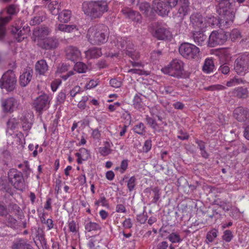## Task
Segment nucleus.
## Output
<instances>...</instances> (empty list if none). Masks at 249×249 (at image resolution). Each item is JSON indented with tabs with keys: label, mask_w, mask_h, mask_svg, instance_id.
I'll return each mask as SVG.
<instances>
[{
	"label": "nucleus",
	"mask_w": 249,
	"mask_h": 249,
	"mask_svg": "<svg viewBox=\"0 0 249 249\" xmlns=\"http://www.w3.org/2000/svg\"><path fill=\"white\" fill-rule=\"evenodd\" d=\"M139 9L145 16H148L151 10V7L148 2H142L139 4Z\"/></svg>",
	"instance_id": "obj_37"
},
{
	"label": "nucleus",
	"mask_w": 249,
	"mask_h": 249,
	"mask_svg": "<svg viewBox=\"0 0 249 249\" xmlns=\"http://www.w3.org/2000/svg\"><path fill=\"white\" fill-rule=\"evenodd\" d=\"M219 8V13L221 16V22L224 23L225 28H228L233 21L235 17L236 8L232 7L229 10H227L224 4H221Z\"/></svg>",
	"instance_id": "obj_8"
},
{
	"label": "nucleus",
	"mask_w": 249,
	"mask_h": 249,
	"mask_svg": "<svg viewBox=\"0 0 249 249\" xmlns=\"http://www.w3.org/2000/svg\"><path fill=\"white\" fill-rule=\"evenodd\" d=\"M69 229L70 231L75 232L77 231V227L75 222L72 220L69 222Z\"/></svg>",
	"instance_id": "obj_64"
},
{
	"label": "nucleus",
	"mask_w": 249,
	"mask_h": 249,
	"mask_svg": "<svg viewBox=\"0 0 249 249\" xmlns=\"http://www.w3.org/2000/svg\"><path fill=\"white\" fill-rule=\"evenodd\" d=\"M87 69V66L81 62H77L74 67V70L79 73H85Z\"/></svg>",
	"instance_id": "obj_39"
},
{
	"label": "nucleus",
	"mask_w": 249,
	"mask_h": 249,
	"mask_svg": "<svg viewBox=\"0 0 249 249\" xmlns=\"http://www.w3.org/2000/svg\"><path fill=\"white\" fill-rule=\"evenodd\" d=\"M57 28L58 30L67 32L71 33L74 30L76 31L78 30V28L75 25H68L64 24H59L57 27Z\"/></svg>",
	"instance_id": "obj_31"
},
{
	"label": "nucleus",
	"mask_w": 249,
	"mask_h": 249,
	"mask_svg": "<svg viewBox=\"0 0 249 249\" xmlns=\"http://www.w3.org/2000/svg\"><path fill=\"white\" fill-rule=\"evenodd\" d=\"M170 32L164 27H160L156 29L154 36L159 40H167L171 37Z\"/></svg>",
	"instance_id": "obj_20"
},
{
	"label": "nucleus",
	"mask_w": 249,
	"mask_h": 249,
	"mask_svg": "<svg viewBox=\"0 0 249 249\" xmlns=\"http://www.w3.org/2000/svg\"><path fill=\"white\" fill-rule=\"evenodd\" d=\"M27 241L22 238L17 239L13 242L11 249H24L25 247L27 246Z\"/></svg>",
	"instance_id": "obj_32"
},
{
	"label": "nucleus",
	"mask_w": 249,
	"mask_h": 249,
	"mask_svg": "<svg viewBox=\"0 0 249 249\" xmlns=\"http://www.w3.org/2000/svg\"><path fill=\"white\" fill-rule=\"evenodd\" d=\"M167 4L171 8L175 7L178 4L179 1L180 7L179 8L178 14V17L182 19L184 16L187 15L189 10V2L188 0H164Z\"/></svg>",
	"instance_id": "obj_10"
},
{
	"label": "nucleus",
	"mask_w": 249,
	"mask_h": 249,
	"mask_svg": "<svg viewBox=\"0 0 249 249\" xmlns=\"http://www.w3.org/2000/svg\"><path fill=\"white\" fill-rule=\"evenodd\" d=\"M9 207L16 215H18L21 212L20 208L16 204H10Z\"/></svg>",
	"instance_id": "obj_56"
},
{
	"label": "nucleus",
	"mask_w": 249,
	"mask_h": 249,
	"mask_svg": "<svg viewBox=\"0 0 249 249\" xmlns=\"http://www.w3.org/2000/svg\"><path fill=\"white\" fill-rule=\"evenodd\" d=\"M40 47L45 50H53L59 45L58 39L54 37H48L38 43Z\"/></svg>",
	"instance_id": "obj_14"
},
{
	"label": "nucleus",
	"mask_w": 249,
	"mask_h": 249,
	"mask_svg": "<svg viewBox=\"0 0 249 249\" xmlns=\"http://www.w3.org/2000/svg\"><path fill=\"white\" fill-rule=\"evenodd\" d=\"M179 53L188 59L196 57L199 53V49L194 44L189 43H182L178 48Z\"/></svg>",
	"instance_id": "obj_6"
},
{
	"label": "nucleus",
	"mask_w": 249,
	"mask_h": 249,
	"mask_svg": "<svg viewBox=\"0 0 249 249\" xmlns=\"http://www.w3.org/2000/svg\"><path fill=\"white\" fill-rule=\"evenodd\" d=\"M190 21L195 29L202 30L206 27L203 22V18L201 14L198 13H194L190 16Z\"/></svg>",
	"instance_id": "obj_15"
},
{
	"label": "nucleus",
	"mask_w": 249,
	"mask_h": 249,
	"mask_svg": "<svg viewBox=\"0 0 249 249\" xmlns=\"http://www.w3.org/2000/svg\"><path fill=\"white\" fill-rule=\"evenodd\" d=\"M12 18L11 16H7L5 17H0V28H5L6 25L11 20Z\"/></svg>",
	"instance_id": "obj_49"
},
{
	"label": "nucleus",
	"mask_w": 249,
	"mask_h": 249,
	"mask_svg": "<svg viewBox=\"0 0 249 249\" xmlns=\"http://www.w3.org/2000/svg\"><path fill=\"white\" fill-rule=\"evenodd\" d=\"M51 32L50 29L46 26H41L35 29L33 35L38 39L43 40Z\"/></svg>",
	"instance_id": "obj_22"
},
{
	"label": "nucleus",
	"mask_w": 249,
	"mask_h": 249,
	"mask_svg": "<svg viewBox=\"0 0 249 249\" xmlns=\"http://www.w3.org/2000/svg\"><path fill=\"white\" fill-rule=\"evenodd\" d=\"M232 95L239 99H245L249 96V90L247 88L239 87L235 88L232 92Z\"/></svg>",
	"instance_id": "obj_21"
},
{
	"label": "nucleus",
	"mask_w": 249,
	"mask_h": 249,
	"mask_svg": "<svg viewBox=\"0 0 249 249\" xmlns=\"http://www.w3.org/2000/svg\"><path fill=\"white\" fill-rule=\"evenodd\" d=\"M122 12L126 18L131 19L132 21L138 22L141 20V16L140 14L130 8L123 9Z\"/></svg>",
	"instance_id": "obj_23"
},
{
	"label": "nucleus",
	"mask_w": 249,
	"mask_h": 249,
	"mask_svg": "<svg viewBox=\"0 0 249 249\" xmlns=\"http://www.w3.org/2000/svg\"><path fill=\"white\" fill-rule=\"evenodd\" d=\"M42 21V18L40 16L35 17L31 21L30 24L35 25L40 24Z\"/></svg>",
	"instance_id": "obj_63"
},
{
	"label": "nucleus",
	"mask_w": 249,
	"mask_h": 249,
	"mask_svg": "<svg viewBox=\"0 0 249 249\" xmlns=\"http://www.w3.org/2000/svg\"><path fill=\"white\" fill-rule=\"evenodd\" d=\"M2 106L5 112H12L17 107L18 102L13 97L9 98L2 102Z\"/></svg>",
	"instance_id": "obj_17"
},
{
	"label": "nucleus",
	"mask_w": 249,
	"mask_h": 249,
	"mask_svg": "<svg viewBox=\"0 0 249 249\" xmlns=\"http://www.w3.org/2000/svg\"><path fill=\"white\" fill-rule=\"evenodd\" d=\"M61 81L59 79H56L53 81L51 83V88L53 91L56 90L58 86L61 84Z\"/></svg>",
	"instance_id": "obj_62"
},
{
	"label": "nucleus",
	"mask_w": 249,
	"mask_h": 249,
	"mask_svg": "<svg viewBox=\"0 0 249 249\" xmlns=\"http://www.w3.org/2000/svg\"><path fill=\"white\" fill-rule=\"evenodd\" d=\"M85 229L89 232L99 230L101 228L99 224L95 222H89L85 225Z\"/></svg>",
	"instance_id": "obj_41"
},
{
	"label": "nucleus",
	"mask_w": 249,
	"mask_h": 249,
	"mask_svg": "<svg viewBox=\"0 0 249 249\" xmlns=\"http://www.w3.org/2000/svg\"><path fill=\"white\" fill-rule=\"evenodd\" d=\"M17 6L15 4H10L6 7V12L8 16H12L16 14Z\"/></svg>",
	"instance_id": "obj_50"
},
{
	"label": "nucleus",
	"mask_w": 249,
	"mask_h": 249,
	"mask_svg": "<svg viewBox=\"0 0 249 249\" xmlns=\"http://www.w3.org/2000/svg\"><path fill=\"white\" fill-rule=\"evenodd\" d=\"M36 237L40 241L41 246L44 248H46L47 241L45 238V234L42 231H37Z\"/></svg>",
	"instance_id": "obj_42"
},
{
	"label": "nucleus",
	"mask_w": 249,
	"mask_h": 249,
	"mask_svg": "<svg viewBox=\"0 0 249 249\" xmlns=\"http://www.w3.org/2000/svg\"><path fill=\"white\" fill-rule=\"evenodd\" d=\"M48 65L44 59L38 61L36 64V71L40 75L44 74L48 71Z\"/></svg>",
	"instance_id": "obj_24"
},
{
	"label": "nucleus",
	"mask_w": 249,
	"mask_h": 249,
	"mask_svg": "<svg viewBox=\"0 0 249 249\" xmlns=\"http://www.w3.org/2000/svg\"><path fill=\"white\" fill-rule=\"evenodd\" d=\"M9 181L17 189L23 191L26 188V183L21 172L16 169H11L8 173Z\"/></svg>",
	"instance_id": "obj_5"
},
{
	"label": "nucleus",
	"mask_w": 249,
	"mask_h": 249,
	"mask_svg": "<svg viewBox=\"0 0 249 249\" xmlns=\"http://www.w3.org/2000/svg\"><path fill=\"white\" fill-rule=\"evenodd\" d=\"M192 37L195 43L197 45H203L205 43L208 44V41H207V37L202 30H199L198 31L194 32Z\"/></svg>",
	"instance_id": "obj_19"
},
{
	"label": "nucleus",
	"mask_w": 249,
	"mask_h": 249,
	"mask_svg": "<svg viewBox=\"0 0 249 249\" xmlns=\"http://www.w3.org/2000/svg\"><path fill=\"white\" fill-rule=\"evenodd\" d=\"M234 70L239 74H244L249 71V52L244 53L235 60Z\"/></svg>",
	"instance_id": "obj_7"
},
{
	"label": "nucleus",
	"mask_w": 249,
	"mask_h": 249,
	"mask_svg": "<svg viewBox=\"0 0 249 249\" xmlns=\"http://www.w3.org/2000/svg\"><path fill=\"white\" fill-rule=\"evenodd\" d=\"M110 84L112 87L117 88L121 86L122 82L121 81L114 78L110 80Z\"/></svg>",
	"instance_id": "obj_60"
},
{
	"label": "nucleus",
	"mask_w": 249,
	"mask_h": 249,
	"mask_svg": "<svg viewBox=\"0 0 249 249\" xmlns=\"http://www.w3.org/2000/svg\"><path fill=\"white\" fill-rule=\"evenodd\" d=\"M162 54V52L160 50L153 51L151 53V59L153 61L159 60Z\"/></svg>",
	"instance_id": "obj_54"
},
{
	"label": "nucleus",
	"mask_w": 249,
	"mask_h": 249,
	"mask_svg": "<svg viewBox=\"0 0 249 249\" xmlns=\"http://www.w3.org/2000/svg\"><path fill=\"white\" fill-rule=\"evenodd\" d=\"M218 232V230L215 229H213L209 231L206 235V242L208 244L213 242L217 237Z\"/></svg>",
	"instance_id": "obj_34"
},
{
	"label": "nucleus",
	"mask_w": 249,
	"mask_h": 249,
	"mask_svg": "<svg viewBox=\"0 0 249 249\" xmlns=\"http://www.w3.org/2000/svg\"><path fill=\"white\" fill-rule=\"evenodd\" d=\"M25 165L24 166V168L22 169L23 173L24 175V177L25 178H28L29 175L31 172V169L29 167V165L28 164V162L26 161L24 162Z\"/></svg>",
	"instance_id": "obj_57"
},
{
	"label": "nucleus",
	"mask_w": 249,
	"mask_h": 249,
	"mask_svg": "<svg viewBox=\"0 0 249 249\" xmlns=\"http://www.w3.org/2000/svg\"><path fill=\"white\" fill-rule=\"evenodd\" d=\"M222 64L220 66L218 71L219 72H221L224 74H228L230 71V67L228 65L227 62H224V61H222Z\"/></svg>",
	"instance_id": "obj_47"
},
{
	"label": "nucleus",
	"mask_w": 249,
	"mask_h": 249,
	"mask_svg": "<svg viewBox=\"0 0 249 249\" xmlns=\"http://www.w3.org/2000/svg\"><path fill=\"white\" fill-rule=\"evenodd\" d=\"M217 205L226 211H229L231 208L229 203L224 201H220L219 202H218Z\"/></svg>",
	"instance_id": "obj_61"
},
{
	"label": "nucleus",
	"mask_w": 249,
	"mask_h": 249,
	"mask_svg": "<svg viewBox=\"0 0 249 249\" xmlns=\"http://www.w3.org/2000/svg\"><path fill=\"white\" fill-rule=\"evenodd\" d=\"M0 190L10 194L12 193L11 187L6 180H0Z\"/></svg>",
	"instance_id": "obj_35"
},
{
	"label": "nucleus",
	"mask_w": 249,
	"mask_h": 249,
	"mask_svg": "<svg viewBox=\"0 0 249 249\" xmlns=\"http://www.w3.org/2000/svg\"><path fill=\"white\" fill-rule=\"evenodd\" d=\"M108 9V4L105 0L84 2L82 4L83 12L92 19L100 18Z\"/></svg>",
	"instance_id": "obj_2"
},
{
	"label": "nucleus",
	"mask_w": 249,
	"mask_h": 249,
	"mask_svg": "<svg viewBox=\"0 0 249 249\" xmlns=\"http://www.w3.org/2000/svg\"><path fill=\"white\" fill-rule=\"evenodd\" d=\"M4 223L6 226L12 228H15L17 226L18 221L11 215L5 216Z\"/></svg>",
	"instance_id": "obj_33"
},
{
	"label": "nucleus",
	"mask_w": 249,
	"mask_h": 249,
	"mask_svg": "<svg viewBox=\"0 0 249 249\" xmlns=\"http://www.w3.org/2000/svg\"><path fill=\"white\" fill-rule=\"evenodd\" d=\"M58 15V19L61 22L67 23L71 18V12L69 10H64Z\"/></svg>",
	"instance_id": "obj_26"
},
{
	"label": "nucleus",
	"mask_w": 249,
	"mask_h": 249,
	"mask_svg": "<svg viewBox=\"0 0 249 249\" xmlns=\"http://www.w3.org/2000/svg\"><path fill=\"white\" fill-rule=\"evenodd\" d=\"M8 214L7 206L3 202H0V216H5Z\"/></svg>",
	"instance_id": "obj_51"
},
{
	"label": "nucleus",
	"mask_w": 249,
	"mask_h": 249,
	"mask_svg": "<svg viewBox=\"0 0 249 249\" xmlns=\"http://www.w3.org/2000/svg\"><path fill=\"white\" fill-rule=\"evenodd\" d=\"M233 116L238 122H245L249 118V110L247 108L239 107L234 110Z\"/></svg>",
	"instance_id": "obj_13"
},
{
	"label": "nucleus",
	"mask_w": 249,
	"mask_h": 249,
	"mask_svg": "<svg viewBox=\"0 0 249 249\" xmlns=\"http://www.w3.org/2000/svg\"><path fill=\"white\" fill-rule=\"evenodd\" d=\"M233 237L231 231L227 230L224 231L222 239L226 242H230L232 240Z\"/></svg>",
	"instance_id": "obj_46"
},
{
	"label": "nucleus",
	"mask_w": 249,
	"mask_h": 249,
	"mask_svg": "<svg viewBox=\"0 0 249 249\" xmlns=\"http://www.w3.org/2000/svg\"><path fill=\"white\" fill-rule=\"evenodd\" d=\"M136 178L134 176L131 177L127 181V188L129 192L133 191L136 185Z\"/></svg>",
	"instance_id": "obj_45"
},
{
	"label": "nucleus",
	"mask_w": 249,
	"mask_h": 249,
	"mask_svg": "<svg viewBox=\"0 0 249 249\" xmlns=\"http://www.w3.org/2000/svg\"><path fill=\"white\" fill-rule=\"evenodd\" d=\"M18 125V122L15 118H10L7 122L8 128L11 129H15Z\"/></svg>",
	"instance_id": "obj_53"
},
{
	"label": "nucleus",
	"mask_w": 249,
	"mask_h": 249,
	"mask_svg": "<svg viewBox=\"0 0 249 249\" xmlns=\"http://www.w3.org/2000/svg\"><path fill=\"white\" fill-rule=\"evenodd\" d=\"M32 75L30 71L23 72L19 77V83L21 86L25 87L31 81Z\"/></svg>",
	"instance_id": "obj_27"
},
{
	"label": "nucleus",
	"mask_w": 249,
	"mask_h": 249,
	"mask_svg": "<svg viewBox=\"0 0 249 249\" xmlns=\"http://www.w3.org/2000/svg\"><path fill=\"white\" fill-rule=\"evenodd\" d=\"M152 146V141L151 140H147L145 141L144 145L143 146V151L147 153L151 148Z\"/></svg>",
	"instance_id": "obj_58"
},
{
	"label": "nucleus",
	"mask_w": 249,
	"mask_h": 249,
	"mask_svg": "<svg viewBox=\"0 0 249 249\" xmlns=\"http://www.w3.org/2000/svg\"><path fill=\"white\" fill-rule=\"evenodd\" d=\"M154 5L156 12L162 16H167L171 9L165 1L160 0L154 1Z\"/></svg>",
	"instance_id": "obj_16"
},
{
	"label": "nucleus",
	"mask_w": 249,
	"mask_h": 249,
	"mask_svg": "<svg viewBox=\"0 0 249 249\" xmlns=\"http://www.w3.org/2000/svg\"><path fill=\"white\" fill-rule=\"evenodd\" d=\"M88 41L93 45H101L106 43L108 37V29L103 24L90 27L87 32Z\"/></svg>",
	"instance_id": "obj_1"
},
{
	"label": "nucleus",
	"mask_w": 249,
	"mask_h": 249,
	"mask_svg": "<svg viewBox=\"0 0 249 249\" xmlns=\"http://www.w3.org/2000/svg\"><path fill=\"white\" fill-rule=\"evenodd\" d=\"M81 53L80 51L75 47L69 46L66 49L67 58L75 62L80 57Z\"/></svg>",
	"instance_id": "obj_18"
},
{
	"label": "nucleus",
	"mask_w": 249,
	"mask_h": 249,
	"mask_svg": "<svg viewBox=\"0 0 249 249\" xmlns=\"http://www.w3.org/2000/svg\"><path fill=\"white\" fill-rule=\"evenodd\" d=\"M207 21L210 26H218L219 28H225L224 23L221 22V18L219 19L212 16L207 17Z\"/></svg>",
	"instance_id": "obj_28"
},
{
	"label": "nucleus",
	"mask_w": 249,
	"mask_h": 249,
	"mask_svg": "<svg viewBox=\"0 0 249 249\" xmlns=\"http://www.w3.org/2000/svg\"><path fill=\"white\" fill-rule=\"evenodd\" d=\"M75 155L77 157L82 158L83 160H86L88 159L89 154L87 149L85 148H81L79 149L78 152L75 153Z\"/></svg>",
	"instance_id": "obj_38"
},
{
	"label": "nucleus",
	"mask_w": 249,
	"mask_h": 249,
	"mask_svg": "<svg viewBox=\"0 0 249 249\" xmlns=\"http://www.w3.org/2000/svg\"><path fill=\"white\" fill-rule=\"evenodd\" d=\"M168 239L172 243L180 242L181 240L180 239L179 235L175 233H172L168 236Z\"/></svg>",
	"instance_id": "obj_52"
},
{
	"label": "nucleus",
	"mask_w": 249,
	"mask_h": 249,
	"mask_svg": "<svg viewBox=\"0 0 249 249\" xmlns=\"http://www.w3.org/2000/svg\"><path fill=\"white\" fill-rule=\"evenodd\" d=\"M183 65L182 61L175 59L172 61L168 67L163 68L162 70L164 73L177 78H180L183 75Z\"/></svg>",
	"instance_id": "obj_4"
},
{
	"label": "nucleus",
	"mask_w": 249,
	"mask_h": 249,
	"mask_svg": "<svg viewBox=\"0 0 249 249\" xmlns=\"http://www.w3.org/2000/svg\"><path fill=\"white\" fill-rule=\"evenodd\" d=\"M67 91L66 89L62 90L58 94L57 97V102L58 104L63 103L66 99Z\"/></svg>",
	"instance_id": "obj_44"
},
{
	"label": "nucleus",
	"mask_w": 249,
	"mask_h": 249,
	"mask_svg": "<svg viewBox=\"0 0 249 249\" xmlns=\"http://www.w3.org/2000/svg\"><path fill=\"white\" fill-rule=\"evenodd\" d=\"M145 120L147 124H148L151 128L154 129L157 128L158 124L154 119L149 117L148 115H146Z\"/></svg>",
	"instance_id": "obj_48"
},
{
	"label": "nucleus",
	"mask_w": 249,
	"mask_h": 249,
	"mask_svg": "<svg viewBox=\"0 0 249 249\" xmlns=\"http://www.w3.org/2000/svg\"><path fill=\"white\" fill-rule=\"evenodd\" d=\"M145 128V127L144 124L140 122L134 126L133 130L135 133L142 136L144 135L146 133Z\"/></svg>",
	"instance_id": "obj_36"
},
{
	"label": "nucleus",
	"mask_w": 249,
	"mask_h": 249,
	"mask_svg": "<svg viewBox=\"0 0 249 249\" xmlns=\"http://www.w3.org/2000/svg\"><path fill=\"white\" fill-rule=\"evenodd\" d=\"M151 191L153 194V199L152 201L153 203H157L160 197V189L158 187H155L151 188Z\"/></svg>",
	"instance_id": "obj_40"
},
{
	"label": "nucleus",
	"mask_w": 249,
	"mask_h": 249,
	"mask_svg": "<svg viewBox=\"0 0 249 249\" xmlns=\"http://www.w3.org/2000/svg\"><path fill=\"white\" fill-rule=\"evenodd\" d=\"M127 42L124 38H121L118 39L117 42V46L118 49L121 50H123L124 54V53L131 57L133 59H137L139 57V55L138 53L135 51H133V49L128 47L127 45Z\"/></svg>",
	"instance_id": "obj_12"
},
{
	"label": "nucleus",
	"mask_w": 249,
	"mask_h": 249,
	"mask_svg": "<svg viewBox=\"0 0 249 249\" xmlns=\"http://www.w3.org/2000/svg\"><path fill=\"white\" fill-rule=\"evenodd\" d=\"M69 69V65H67L66 64L62 63L58 66L56 71L57 73H61L67 71Z\"/></svg>",
	"instance_id": "obj_55"
},
{
	"label": "nucleus",
	"mask_w": 249,
	"mask_h": 249,
	"mask_svg": "<svg viewBox=\"0 0 249 249\" xmlns=\"http://www.w3.org/2000/svg\"><path fill=\"white\" fill-rule=\"evenodd\" d=\"M220 53H221V58H220V61L221 62L222 61V58L223 57H224V58L225 59V62H227L228 60L231 58V56H230V54L229 53V52H228V50H222L221 52H220Z\"/></svg>",
	"instance_id": "obj_59"
},
{
	"label": "nucleus",
	"mask_w": 249,
	"mask_h": 249,
	"mask_svg": "<svg viewBox=\"0 0 249 249\" xmlns=\"http://www.w3.org/2000/svg\"><path fill=\"white\" fill-rule=\"evenodd\" d=\"M12 34L14 35L15 38L18 42H20L23 40L26 37L24 36L26 33H24L21 28H19L17 27H13L11 30Z\"/></svg>",
	"instance_id": "obj_25"
},
{
	"label": "nucleus",
	"mask_w": 249,
	"mask_h": 249,
	"mask_svg": "<svg viewBox=\"0 0 249 249\" xmlns=\"http://www.w3.org/2000/svg\"><path fill=\"white\" fill-rule=\"evenodd\" d=\"M214 67V65L212 59L207 58L203 64L202 70L204 72L208 73L213 71Z\"/></svg>",
	"instance_id": "obj_30"
},
{
	"label": "nucleus",
	"mask_w": 249,
	"mask_h": 249,
	"mask_svg": "<svg viewBox=\"0 0 249 249\" xmlns=\"http://www.w3.org/2000/svg\"><path fill=\"white\" fill-rule=\"evenodd\" d=\"M17 77L15 72L9 69L5 71L0 79V87L7 91H12L15 89L17 85Z\"/></svg>",
	"instance_id": "obj_3"
},
{
	"label": "nucleus",
	"mask_w": 249,
	"mask_h": 249,
	"mask_svg": "<svg viewBox=\"0 0 249 249\" xmlns=\"http://www.w3.org/2000/svg\"><path fill=\"white\" fill-rule=\"evenodd\" d=\"M49 97L47 94H43L37 97L33 102L32 106L36 112L41 114L49 107Z\"/></svg>",
	"instance_id": "obj_11"
},
{
	"label": "nucleus",
	"mask_w": 249,
	"mask_h": 249,
	"mask_svg": "<svg viewBox=\"0 0 249 249\" xmlns=\"http://www.w3.org/2000/svg\"><path fill=\"white\" fill-rule=\"evenodd\" d=\"M227 38V35L223 31H213L208 40V46L214 47L217 45H222L226 41Z\"/></svg>",
	"instance_id": "obj_9"
},
{
	"label": "nucleus",
	"mask_w": 249,
	"mask_h": 249,
	"mask_svg": "<svg viewBox=\"0 0 249 249\" xmlns=\"http://www.w3.org/2000/svg\"><path fill=\"white\" fill-rule=\"evenodd\" d=\"M86 54L89 56L91 58H97L101 56L102 54L101 49L100 48L93 47L89 49L87 52Z\"/></svg>",
	"instance_id": "obj_29"
},
{
	"label": "nucleus",
	"mask_w": 249,
	"mask_h": 249,
	"mask_svg": "<svg viewBox=\"0 0 249 249\" xmlns=\"http://www.w3.org/2000/svg\"><path fill=\"white\" fill-rule=\"evenodd\" d=\"M133 106L135 108L141 109L142 108V100L140 96L136 95L133 99Z\"/></svg>",
	"instance_id": "obj_43"
}]
</instances>
